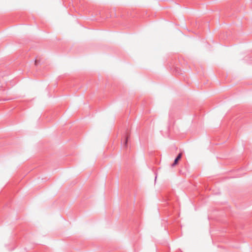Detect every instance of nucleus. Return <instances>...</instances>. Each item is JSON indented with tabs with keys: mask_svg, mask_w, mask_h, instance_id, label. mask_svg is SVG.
Wrapping results in <instances>:
<instances>
[{
	"mask_svg": "<svg viewBox=\"0 0 252 252\" xmlns=\"http://www.w3.org/2000/svg\"><path fill=\"white\" fill-rule=\"evenodd\" d=\"M182 156V153H179L177 157L175 158L174 162L171 165V166L172 167H174V166H175L178 163L179 160L181 158Z\"/></svg>",
	"mask_w": 252,
	"mask_h": 252,
	"instance_id": "f257e3e1",
	"label": "nucleus"
},
{
	"mask_svg": "<svg viewBox=\"0 0 252 252\" xmlns=\"http://www.w3.org/2000/svg\"><path fill=\"white\" fill-rule=\"evenodd\" d=\"M128 138H129V136L128 135H127L125 138V140L124 143V146H125L126 148L127 146V141H128Z\"/></svg>",
	"mask_w": 252,
	"mask_h": 252,
	"instance_id": "f03ea898",
	"label": "nucleus"
},
{
	"mask_svg": "<svg viewBox=\"0 0 252 252\" xmlns=\"http://www.w3.org/2000/svg\"><path fill=\"white\" fill-rule=\"evenodd\" d=\"M37 63H38V61L37 60H35V65H37Z\"/></svg>",
	"mask_w": 252,
	"mask_h": 252,
	"instance_id": "7ed1b4c3",
	"label": "nucleus"
}]
</instances>
